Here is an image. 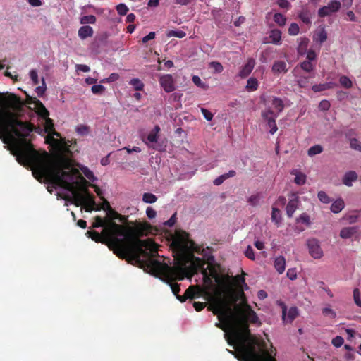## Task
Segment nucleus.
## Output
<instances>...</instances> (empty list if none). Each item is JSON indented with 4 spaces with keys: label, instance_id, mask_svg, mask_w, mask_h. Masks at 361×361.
Listing matches in <instances>:
<instances>
[{
    "label": "nucleus",
    "instance_id": "obj_1",
    "mask_svg": "<svg viewBox=\"0 0 361 361\" xmlns=\"http://www.w3.org/2000/svg\"><path fill=\"white\" fill-rule=\"evenodd\" d=\"M34 126L29 122L19 120L15 112L7 108H0V139L5 144H11L12 154L18 162L32 169L33 176L39 182L49 183L61 186L73 193V197H65L66 200L75 206L86 204L87 212L93 210L94 197L88 189L85 188L84 194L75 190L76 179L83 183L86 180L78 169L71 168L70 160L61 154L51 157L46 151L38 152L27 137L33 130Z\"/></svg>",
    "mask_w": 361,
    "mask_h": 361
},
{
    "label": "nucleus",
    "instance_id": "obj_2",
    "mask_svg": "<svg viewBox=\"0 0 361 361\" xmlns=\"http://www.w3.org/2000/svg\"><path fill=\"white\" fill-rule=\"evenodd\" d=\"M171 246L176 250L181 255L182 262L179 265L170 267L166 263L155 259L159 256L158 249L157 255L141 257L140 261H135L142 267H147L155 276L159 277L162 281L166 282L171 287L173 293L176 298L180 296L178 293L180 291V285L173 283L174 281H181L185 277H192L197 273L198 267L206 264L205 260L196 257L194 252L205 257V250L200 245L190 239L189 234L182 230H176L173 235Z\"/></svg>",
    "mask_w": 361,
    "mask_h": 361
},
{
    "label": "nucleus",
    "instance_id": "obj_3",
    "mask_svg": "<svg viewBox=\"0 0 361 361\" xmlns=\"http://www.w3.org/2000/svg\"><path fill=\"white\" fill-rule=\"evenodd\" d=\"M202 296L209 302L208 310L217 315L220 321L216 323V326L226 333H228L227 331H233L235 336L240 337L239 326L248 330V323L261 324L257 314L247 303L243 291L239 294L241 302L235 304L233 310L229 300L221 292L215 290L212 293L207 288L200 286H190L182 296L178 297V300L184 302L187 299L193 300Z\"/></svg>",
    "mask_w": 361,
    "mask_h": 361
},
{
    "label": "nucleus",
    "instance_id": "obj_4",
    "mask_svg": "<svg viewBox=\"0 0 361 361\" xmlns=\"http://www.w3.org/2000/svg\"><path fill=\"white\" fill-rule=\"evenodd\" d=\"M115 219L123 221L125 217L113 209L107 211L106 217L104 219L106 226L104 228V234L112 239L116 245L129 244L136 252L133 254V261H140L141 257L149 256L150 253L152 257L157 255V244L152 240L139 238L146 232L142 225L140 224L135 228L128 229L116 224L114 221Z\"/></svg>",
    "mask_w": 361,
    "mask_h": 361
},
{
    "label": "nucleus",
    "instance_id": "obj_5",
    "mask_svg": "<svg viewBox=\"0 0 361 361\" xmlns=\"http://www.w3.org/2000/svg\"><path fill=\"white\" fill-rule=\"evenodd\" d=\"M240 336H235L233 331L225 334V338L230 345L234 346L235 350L228 351L234 355L239 361H276V350L269 351L267 343L260 337L252 335L248 330L239 326Z\"/></svg>",
    "mask_w": 361,
    "mask_h": 361
},
{
    "label": "nucleus",
    "instance_id": "obj_6",
    "mask_svg": "<svg viewBox=\"0 0 361 361\" xmlns=\"http://www.w3.org/2000/svg\"><path fill=\"white\" fill-rule=\"evenodd\" d=\"M86 235L95 242L108 245L119 258L126 259L129 257L130 260H133V254L136 252L133 250V247L128 243L114 244L112 239H110L104 234V229L101 233L96 231H87Z\"/></svg>",
    "mask_w": 361,
    "mask_h": 361
},
{
    "label": "nucleus",
    "instance_id": "obj_7",
    "mask_svg": "<svg viewBox=\"0 0 361 361\" xmlns=\"http://www.w3.org/2000/svg\"><path fill=\"white\" fill-rule=\"evenodd\" d=\"M0 108H7L14 112L21 108V103L19 97L15 94L0 92Z\"/></svg>",
    "mask_w": 361,
    "mask_h": 361
},
{
    "label": "nucleus",
    "instance_id": "obj_8",
    "mask_svg": "<svg viewBox=\"0 0 361 361\" xmlns=\"http://www.w3.org/2000/svg\"><path fill=\"white\" fill-rule=\"evenodd\" d=\"M204 264L201 266L200 267H198L197 269V272L198 271V270L202 269L201 272L203 276V281L204 283L206 285V286H204L203 288H207L208 290L210 291V287L212 286V279H214L216 282L219 283L220 277L214 269L210 270V271L208 272L207 270L204 268Z\"/></svg>",
    "mask_w": 361,
    "mask_h": 361
},
{
    "label": "nucleus",
    "instance_id": "obj_9",
    "mask_svg": "<svg viewBox=\"0 0 361 361\" xmlns=\"http://www.w3.org/2000/svg\"><path fill=\"white\" fill-rule=\"evenodd\" d=\"M341 4L338 0L330 1L326 6L321 7L318 10V16L320 18H324L331 16L340 10Z\"/></svg>",
    "mask_w": 361,
    "mask_h": 361
},
{
    "label": "nucleus",
    "instance_id": "obj_10",
    "mask_svg": "<svg viewBox=\"0 0 361 361\" xmlns=\"http://www.w3.org/2000/svg\"><path fill=\"white\" fill-rule=\"evenodd\" d=\"M307 245L310 255L314 259H320L323 256V251L319 241L315 238L307 240Z\"/></svg>",
    "mask_w": 361,
    "mask_h": 361
},
{
    "label": "nucleus",
    "instance_id": "obj_11",
    "mask_svg": "<svg viewBox=\"0 0 361 361\" xmlns=\"http://www.w3.org/2000/svg\"><path fill=\"white\" fill-rule=\"evenodd\" d=\"M159 83L166 92L169 93L175 90V80L171 74L161 75Z\"/></svg>",
    "mask_w": 361,
    "mask_h": 361
},
{
    "label": "nucleus",
    "instance_id": "obj_12",
    "mask_svg": "<svg viewBox=\"0 0 361 361\" xmlns=\"http://www.w3.org/2000/svg\"><path fill=\"white\" fill-rule=\"evenodd\" d=\"M282 306V319L284 322L291 323L298 315V310L296 307H291L287 314V307L284 303L281 304Z\"/></svg>",
    "mask_w": 361,
    "mask_h": 361
},
{
    "label": "nucleus",
    "instance_id": "obj_13",
    "mask_svg": "<svg viewBox=\"0 0 361 361\" xmlns=\"http://www.w3.org/2000/svg\"><path fill=\"white\" fill-rule=\"evenodd\" d=\"M44 119V131L48 133L47 140H51L54 142H58V140L53 137V135L60 137V134L55 131L53 121L49 118H43Z\"/></svg>",
    "mask_w": 361,
    "mask_h": 361
},
{
    "label": "nucleus",
    "instance_id": "obj_14",
    "mask_svg": "<svg viewBox=\"0 0 361 361\" xmlns=\"http://www.w3.org/2000/svg\"><path fill=\"white\" fill-rule=\"evenodd\" d=\"M255 66V60L252 58H249L247 63L241 68L238 73V76L241 78H247L252 71Z\"/></svg>",
    "mask_w": 361,
    "mask_h": 361
},
{
    "label": "nucleus",
    "instance_id": "obj_15",
    "mask_svg": "<svg viewBox=\"0 0 361 361\" xmlns=\"http://www.w3.org/2000/svg\"><path fill=\"white\" fill-rule=\"evenodd\" d=\"M298 197L295 194L292 195V198L289 200L286 205V214L288 217L291 218L298 207Z\"/></svg>",
    "mask_w": 361,
    "mask_h": 361
},
{
    "label": "nucleus",
    "instance_id": "obj_16",
    "mask_svg": "<svg viewBox=\"0 0 361 361\" xmlns=\"http://www.w3.org/2000/svg\"><path fill=\"white\" fill-rule=\"evenodd\" d=\"M271 71L274 74L286 73L288 71L287 64L283 61H274Z\"/></svg>",
    "mask_w": 361,
    "mask_h": 361
},
{
    "label": "nucleus",
    "instance_id": "obj_17",
    "mask_svg": "<svg viewBox=\"0 0 361 361\" xmlns=\"http://www.w3.org/2000/svg\"><path fill=\"white\" fill-rule=\"evenodd\" d=\"M357 226L344 227L340 231V237L343 239H348L357 233Z\"/></svg>",
    "mask_w": 361,
    "mask_h": 361
},
{
    "label": "nucleus",
    "instance_id": "obj_18",
    "mask_svg": "<svg viewBox=\"0 0 361 361\" xmlns=\"http://www.w3.org/2000/svg\"><path fill=\"white\" fill-rule=\"evenodd\" d=\"M78 33L81 39H85L87 37H91L93 35L94 31L92 27L84 25L80 27Z\"/></svg>",
    "mask_w": 361,
    "mask_h": 361
},
{
    "label": "nucleus",
    "instance_id": "obj_19",
    "mask_svg": "<svg viewBox=\"0 0 361 361\" xmlns=\"http://www.w3.org/2000/svg\"><path fill=\"white\" fill-rule=\"evenodd\" d=\"M357 179V174L355 171H350L347 172L343 178V183L346 186L350 187L353 185V182Z\"/></svg>",
    "mask_w": 361,
    "mask_h": 361
},
{
    "label": "nucleus",
    "instance_id": "obj_20",
    "mask_svg": "<svg viewBox=\"0 0 361 361\" xmlns=\"http://www.w3.org/2000/svg\"><path fill=\"white\" fill-rule=\"evenodd\" d=\"M159 131L160 127L158 125L155 126L154 129L148 134L147 137V141L145 140V142L149 146H150V143L157 142L158 139V133Z\"/></svg>",
    "mask_w": 361,
    "mask_h": 361
},
{
    "label": "nucleus",
    "instance_id": "obj_21",
    "mask_svg": "<svg viewBox=\"0 0 361 361\" xmlns=\"http://www.w3.org/2000/svg\"><path fill=\"white\" fill-rule=\"evenodd\" d=\"M34 103L35 104V106L37 109V114L43 118H47L49 116V111L45 108L44 104L38 99H35Z\"/></svg>",
    "mask_w": 361,
    "mask_h": 361
},
{
    "label": "nucleus",
    "instance_id": "obj_22",
    "mask_svg": "<svg viewBox=\"0 0 361 361\" xmlns=\"http://www.w3.org/2000/svg\"><path fill=\"white\" fill-rule=\"evenodd\" d=\"M269 42L280 44L281 41V32L278 29L271 30L269 35Z\"/></svg>",
    "mask_w": 361,
    "mask_h": 361
},
{
    "label": "nucleus",
    "instance_id": "obj_23",
    "mask_svg": "<svg viewBox=\"0 0 361 361\" xmlns=\"http://www.w3.org/2000/svg\"><path fill=\"white\" fill-rule=\"evenodd\" d=\"M274 267L279 274L284 272L286 268V259L283 256L277 257L274 260Z\"/></svg>",
    "mask_w": 361,
    "mask_h": 361
},
{
    "label": "nucleus",
    "instance_id": "obj_24",
    "mask_svg": "<svg viewBox=\"0 0 361 361\" xmlns=\"http://www.w3.org/2000/svg\"><path fill=\"white\" fill-rule=\"evenodd\" d=\"M292 175H295L294 183L298 185H302L306 182V175L300 171H298L294 169L290 173Z\"/></svg>",
    "mask_w": 361,
    "mask_h": 361
},
{
    "label": "nucleus",
    "instance_id": "obj_25",
    "mask_svg": "<svg viewBox=\"0 0 361 361\" xmlns=\"http://www.w3.org/2000/svg\"><path fill=\"white\" fill-rule=\"evenodd\" d=\"M345 207L344 201L341 198L337 199L334 201L331 206V211L333 213H339Z\"/></svg>",
    "mask_w": 361,
    "mask_h": 361
},
{
    "label": "nucleus",
    "instance_id": "obj_26",
    "mask_svg": "<svg viewBox=\"0 0 361 361\" xmlns=\"http://www.w3.org/2000/svg\"><path fill=\"white\" fill-rule=\"evenodd\" d=\"M259 86L258 80L255 78H250L247 81L246 90L248 91H255Z\"/></svg>",
    "mask_w": 361,
    "mask_h": 361
},
{
    "label": "nucleus",
    "instance_id": "obj_27",
    "mask_svg": "<svg viewBox=\"0 0 361 361\" xmlns=\"http://www.w3.org/2000/svg\"><path fill=\"white\" fill-rule=\"evenodd\" d=\"M323 152V147L320 145H315L309 148L307 154L309 157H313Z\"/></svg>",
    "mask_w": 361,
    "mask_h": 361
},
{
    "label": "nucleus",
    "instance_id": "obj_28",
    "mask_svg": "<svg viewBox=\"0 0 361 361\" xmlns=\"http://www.w3.org/2000/svg\"><path fill=\"white\" fill-rule=\"evenodd\" d=\"M80 169L82 171L83 174L92 182H94L97 180V178L94 176L93 172L90 171L87 166H82L80 167Z\"/></svg>",
    "mask_w": 361,
    "mask_h": 361
},
{
    "label": "nucleus",
    "instance_id": "obj_29",
    "mask_svg": "<svg viewBox=\"0 0 361 361\" xmlns=\"http://www.w3.org/2000/svg\"><path fill=\"white\" fill-rule=\"evenodd\" d=\"M322 313L324 317H328L331 319H334L336 317V312L331 308L329 305H326L322 310Z\"/></svg>",
    "mask_w": 361,
    "mask_h": 361
},
{
    "label": "nucleus",
    "instance_id": "obj_30",
    "mask_svg": "<svg viewBox=\"0 0 361 361\" xmlns=\"http://www.w3.org/2000/svg\"><path fill=\"white\" fill-rule=\"evenodd\" d=\"M271 220L276 224H279L281 221V211L279 209L273 207L271 212Z\"/></svg>",
    "mask_w": 361,
    "mask_h": 361
},
{
    "label": "nucleus",
    "instance_id": "obj_31",
    "mask_svg": "<svg viewBox=\"0 0 361 361\" xmlns=\"http://www.w3.org/2000/svg\"><path fill=\"white\" fill-rule=\"evenodd\" d=\"M76 133L82 136L87 135L90 132V128L87 125H78L75 128Z\"/></svg>",
    "mask_w": 361,
    "mask_h": 361
},
{
    "label": "nucleus",
    "instance_id": "obj_32",
    "mask_svg": "<svg viewBox=\"0 0 361 361\" xmlns=\"http://www.w3.org/2000/svg\"><path fill=\"white\" fill-rule=\"evenodd\" d=\"M157 197L155 195L150 192H145L142 195V201L147 204H152L156 202Z\"/></svg>",
    "mask_w": 361,
    "mask_h": 361
},
{
    "label": "nucleus",
    "instance_id": "obj_33",
    "mask_svg": "<svg viewBox=\"0 0 361 361\" xmlns=\"http://www.w3.org/2000/svg\"><path fill=\"white\" fill-rule=\"evenodd\" d=\"M272 106L279 112H281L284 108V104H283V100L278 97H274V99L272 100Z\"/></svg>",
    "mask_w": 361,
    "mask_h": 361
},
{
    "label": "nucleus",
    "instance_id": "obj_34",
    "mask_svg": "<svg viewBox=\"0 0 361 361\" xmlns=\"http://www.w3.org/2000/svg\"><path fill=\"white\" fill-rule=\"evenodd\" d=\"M97 18L94 15L84 16L80 18V23L83 25L86 24H94Z\"/></svg>",
    "mask_w": 361,
    "mask_h": 361
},
{
    "label": "nucleus",
    "instance_id": "obj_35",
    "mask_svg": "<svg viewBox=\"0 0 361 361\" xmlns=\"http://www.w3.org/2000/svg\"><path fill=\"white\" fill-rule=\"evenodd\" d=\"M274 21L279 26L285 25L286 18L281 13H275L274 16Z\"/></svg>",
    "mask_w": 361,
    "mask_h": 361
},
{
    "label": "nucleus",
    "instance_id": "obj_36",
    "mask_svg": "<svg viewBox=\"0 0 361 361\" xmlns=\"http://www.w3.org/2000/svg\"><path fill=\"white\" fill-rule=\"evenodd\" d=\"M209 68H212L214 73H220L223 71L224 67L219 61H212L209 63Z\"/></svg>",
    "mask_w": 361,
    "mask_h": 361
},
{
    "label": "nucleus",
    "instance_id": "obj_37",
    "mask_svg": "<svg viewBox=\"0 0 361 361\" xmlns=\"http://www.w3.org/2000/svg\"><path fill=\"white\" fill-rule=\"evenodd\" d=\"M261 115L262 118L267 122L269 121V119L271 118L277 117V115H276L271 109H265L264 111H262Z\"/></svg>",
    "mask_w": 361,
    "mask_h": 361
},
{
    "label": "nucleus",
    "instance_id": "obj_38",
    "mask_svg": "<svg viewBox=\"0 0 361 361\" xmlns=\"http://www.w3.org/2000/svg\"><path fill=\"white\" fill-rule=\"evenodd\" d=\"M339 82H340V84L343 87L347 88V89H349V88L352 87V86H353V82H352L351 80L345 75H342L341 77H340Z\"/></svg>",
    "mask_w": 361,
    "mask_h": 361
},
{
    "label": "nucleus",
    "instance_id": "obj_39",
    "mask_svg": "<svg viewBox=\"0 0 361 361\" xmlns=\"http://www.w3.org/2000/svg\"><path fill=\"white\" fill-rule=\"evenodd\" d=\"M166 36L168 37H176L178 38H183L186 36V33L182 30H169L167 32Z\"/></svg>",
    "mask_w": 361,
    "mask_h": 361
},
{
    "label": "nucleus",
    "instance_id": "obj_40",
    "mask_svg": "<svg viewBox=\"0 0 361 361\" xmlns=\"http://www.w3.org/2000/svg\"><path fill=\"white\" fill-rule=\"evenodd\" d=\"M130 84L133 85L137 91L142 90L144 87V84L138 78H133L130 81Z\"/></svg>",
    "mask_w": 361,
    "mask_h": 361
},
{
    "label": "nucleus",
    "instance_id": "obj_41",
    "mask_svg": "<svg viewBox=\"0 0 361 361\" xmlns=\"http://www.w3.org/2000/svg\"><path fill=\"white\" fill-rule=\"evenodd\" d=\"M276 118H271L267 122L268 126L271 128L269 133L271 135H274L278 130V127L276 123Z\"/></svg>",
    "mask_w": 361,
    "mask_h": 361
},
{
    "label": "nucleus",
    "instance_id": "obj_42",
    "mask_svg": "<svg viewBox=\"0 0 361 361\" xmlns=\"http://www.w3.org/2000/svg\"><path fill=\"white\" fill-rule=\"evenodd\" d=\"M105 226H106V221H105L104 219H103L99 216H97L94 218V222L92 224V227L93 228L103 227V228H104Z\"/></svg>",
    "mask_w": 361,
    "mask_h": 361
},
{
    "label": "nucleus",
    "instance_id": "obj_43",
    "mask_svg": "<svg viewBox=\"0 0 361 361\" xmlns=\"http://www.w3.org/2000/svg\"><path fill=\"white\" fill-rule=\"evenodd\" d=\"M259 199H260V195H259V194L257 193V194L251 195L248 198L247 202L250 205H252L253 207H256L259 204Z\"/></svg>",
    "mask_w": 361,
    "mask_h": 361
},
{
    "label": "nucleus",
    "instance_id": "obj_44",
    "mask_svg": "<svg viewBox=\"0 0 361 361\" xmlns=\"http://www.w3.org/2000/svg\"><path fill=\"white\" fill-rule=\"evenodd\" d=\"M301 68L307 73H310L313 71L314 66L310 61H305L300 63Z\"/></svg>",
    "mask_w": 361,
    "mask_h": 361
},
{
    "label": "nucleus",
    "instance_id": "obj_45",
    "mask_svg": "<svg viewBox=\"0 0 361 361\" xmlns=\"http://www.w3.org/2000/svg\"><path fill=\"white\" fill-rule=\"evenodd\" d=\"M318 199L322 203L328 204L331 202L330 197L324 191H319L317 195Z\"/></svg>",
    "mask_w": 361,
    "mask_h": 361
},
{
    "label": "nucleus",
    "instance_id": "obj_46",
    "mask_svg": "<svg viewBox=\"0 0 361 361\" xmlns=\"http://www.w3.org/2000/svg\"><path fill=\"white\" fill-rule=\"evenodd\" d=\"M350 146L353 149L361 151V142L356 138L350 140Z\"/></svg>",
    "mask_w": 361,
    "mask_h": 361
},
{
    "label": "nucleus",
    "instance_id": "obj_47",
    "mask_svg": "<svg viewBox=\"0 0 361 361\" xmlns=\"http://www.w3.org/2000/svg\"><path fill=\"white\" fill-rule=\"evenodd\" d=\"M300 27L297 23H293L288 28V34L290 35H297L299 33Z\"/></svg>",
    "mask_w": 361,
    "mask_h": 361
},
{
    "label": "nucleus",
    "instance_id": "obj_48",
    "mask_svg": "<svg viewBox=\"0 0 361 361\" xmlns=\"http://www.w3.org/2000/svg\"><path fill=\"white\" fill-rule=\"evenodd\" d=\"M327 39V33L324 30L319 31L317 34L316 40L320 43H323Z\"/></svg>",
    "mask_w": 361,
    "mask_h": 361
},
{
    "label": "nucleus",
    "instance_id": "obj_49",
    "mask_svg": "<svg viewBox=\"0 0 361 361\" xmlns=\"http://www.w3.org/2000/svg\"><path fill=\"white\" fill-rule=\"evenodd\" d=\"M116 11L119 15L124 16L128 13V8L127 7V6L126 4H120L117 5Z\"/></svg>",
    "mask_w": 361,
    "mask_h": 361
},
{
    "label": "nucleus",
    "instance_id": "obj_50",
    "mask_svg": "<svg viewBox=\"0 0 361 361\" xmlns=\"http://www.w3.org/2000/svg\"><path fill=\"white\" fill-rule=\"evenodd\" d=\"M297 221H301L303 224H305L307 225L310 224V219L308 214L306 213H302L300 215V216L297 219Z\"/></svg>",
    "mask_w": 361,
    "mask_h": 361
},
{
    "label": "nucleus",
    "instance_id": "obj_51",
    "mask_svg": "<svg viewBox=\"0 0 361 361\" xmlns=\"http://www.w3.org/2000/svg\"><path fill=\"white\" fill-rule=\"evenodd\" d=\"M91 90L93 94H99L105 90V87L102 85H94L92 87Z\"/></svg>",
    "mask_w": 361,
    "mask_h": 361
},
{
    "label": "nucleus",
    "instance_id": "obj_52",
    "mask_svg": "<svg viewBox=\"0 0 361 361\" xmlns=\"http://www.w3.org/2000/svg\"><path fill=\"white\" fill-rule=\"evenodd\" d=\"M344 343V339L343 337L340 336H336L334 338L332 339V344L336 347H341Z\"/></svg>",
    "mask_w": 361,
    "mask_h": 361
},
{
    "label": "nucleus",
    "instance_id": "obj_53",
    "mask_svg": "<svg viewBox=\"0 0 361 361\" xmlns=\"http://www.w3.org/2000/svg\"><path fill=\"white\" fill-rule=\"evenodd\" d=\"M45 90H46V85H45L44 79L42 78V85L37 87L35 89V92H37L38 97H42Z\"/></svg>",
    "mask_w": 361,
    "mask_h": 361
},
{
    "label": "nucleus",
    "instance_id": "obj_54",
    "mask_svg": "<svg viewBox=\"0 0 361 361\" xmlns=\"http://www.w3.org/2000/svg\"><path fill=\"white\" fill-rule=\"evenodd\" d=\"M312 90L314 92H322V91L326 90H327V88H326V83L314 85L312 87Z\"/></svg>",
    "mask_w": 361,
    "mask_h": 361
},
{
    "label": "nucleus",
    "instance_id": "obj_55",
    "mask_svg": "<svg viewBox=\"0 0 361 361\" xmlns=\"http://www.w3.org/2000/svg\"><path fill=\"white\" fill-rule=\"evenodd\" d=\"M245 255L250 259L254 260L255 259V252L252 249V247L250 245H248L245 252Z\"/></svg>",
    "mask_w": 361,
    "mask_h": 361
},
{
    "label": "nucleus",
    "instance_id": "obj_56",
    "mask_svg": "<svg viewBox=\"0 0 361 361\" xmlns=\"http://www.w3.org/2000/svg\"><path fill=\"white\" fill-rule=\"evenodd\" d=\"M30 78L35 85H37L39 84V79H38V75L37 72L35 70H31L30 72Z\"/></svg>",
    "mask_w": 361,
    "mask_h": 361
},
{
    "label": "nucleus",
    "instance_id": "obj_57",
    "mask_svg": "<svg viewBox=\"0 0 361 361\" xmlns=\"http://www.w3.org/2000/svg\"><path fill=\"white\" fill-rule=\"evenodd\" d=\"M353 298L355 304L358 307H361V300L360 299V291L357 288L354 289L353 290Z\"/></svg>",
    "mask_w": 361,
    "mask_h": 361
},
{
    "label": "nucleus",
    "instance_id": "obj_58",
    "mask_svg": "<svg viewBox=\"0 0 361 361\" xmlns=\"http://www.w3.org/2000/svg\"><path fill=\"white\" fill-rule=\"evenodd\" d=\"M330 103L327 100H322L319 104V108L322 111H326L330 108Z\"/></svg>",
    "mask_w": 361,
    "mask_h": 361
},
{
    "label": "nucleus",
    "instance_id": "obj_59",
    "mask_svg": "<svg viewBox=\"0 0 361 361\" xmlns=\"http://www.w3.org/2000/svg\"><path fill=\"white\" fill-rule=\"evenodd\" d=\"M201 111L207 121H210L212 120L213 114L209 111H208L206 109L202 108Z\"/></svg>",
    "mask_w": 361,
    "mask_h": 361
},
{
    "label": "nucleus",
    "instance_id": "obj_60",
    "mask_svg": "<svg viewBox=\"0 0 361 361\" xmlns=\"http://www.w3.org/2000/svg\"><path fill=\"white\" fill-rule=\"evenodd\" d=\"M286 276L290 280H295L297 278L295 269H289L287 271Z\"/></svg>",
    "mask_w": 361,
    "mask_h": 361
},
{
    "label": "nucleus",
    "instance_id": "obj_61",
    "mask_svg": "<svg viewBox=\"0 0 361 361\" xmlns=\"http://www.w3.org/2000/svg\"><path fill=\"white\" fill-rule=\"evenodd\" d=\"M176 213H175L164 223V224L169 227H171L176 224Z\"/></svg>",
    "mask_w": 361,
    "mask_h": 361
},
{
    "label": "nucleus",
    "instance_id": "obj_62",
    "mask_svg": "<svg viewBox=\"0 0 361 361\" xmlns=\"http://www.w3.org/2000/svg\"><path fill=\"white\" fill-rule=\"evenodd\" d=\"M278 5L281 8L286 9H289L291 6L290 2L288 0H279Z\"/></svg>",
    "mask_w": 361,
    "mask_h": 361
},
{
    "label": "nucleus",
    "instance_id": "obj_63",
    "mask_svg": "<svg viewBox=\"0 0 361 361\" xmlns=\"http://www.w3.org/2000/svg\"><path fill=\"white\" fill-rule=\"evenodd\" d=\"M192 305H193V307L195 309V310L197 312L202 310L206 306L205 302H194L192 303Z\"/></svg>",
    "mask_w": 361,
    "mask_h": 361
},
{
    "label": "nucleus",
    "instance_id": "obj_64",
    "mask_svg": "<svg viewBox=\"0 0 361 361\" xmlns=\"http://www.w3.org/2000/svg\"><path fill=\"white\" fill-rule=\"evenodd\" d=\"M146 214L147 217L150 219L155 218L157 215L156 211L152 207H147L146 210Z\"/></svg>",
    "mask_w": 361,
    "mask_h": 361
}]
</instances>
